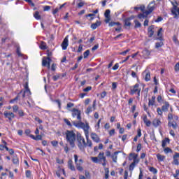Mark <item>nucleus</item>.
I'll return each instance as SVG.
<instances>
[{
  "mask_svg": "<svg viewBox=\"0 0 179 179\" xmlns=\"http://www.w3.org/2000/svg\"><path fill=\"white\" fill-rule=\"evenodd\" d=\"M18 115H20V117H24V112H23L22 110H19Z\"/></svg>",
  "mask_w": 179,
  "mask_h": 179,
  "instance_id": "obj_60",
  "label": "nucleus"
},
{
  "mask_svg": "<svg viewBox=\"0 0 179 179\" xmlns=\"http://www.w3.org/2000/svg\"><path fill=\"white\" fill-rule=\"evenodd\" d=\"M129 51H131V50L130 49H127V50H124L123 52H120L119 54H120V55L125 56V55H127V54H128V52H129Z\"/></svg>",
  "mask_w": 179,
  "mask_h": 179,
  "instance_id": "obj_50",
  "label": "nucleus"
},
{
  "mask_svg": "<svg viewBox=\"0 0 179 179\" xmlns=\"http://www.w3.org/2000/svg\"><path fill=\"white\" fill-rule=\"evenodd\" d=\"M61 10V8L59 7H57L56 8L53 9L52 11V15H57L59 11Z\"/></svg>",
  "mask_w": 179,
  "mask_h": 179,
  "instance_id": "obj_43",
  "label": "nucleus"
},
{
  "mask_svg": "<svg viewBox=\"0 0 179 179\" xmlns=\"http://www.w3.org/2000/svg\"><path fill=\"white\" fill-rule=\"evenodd\" d=\"M74 160H75L77 170H78V171H83V167H82V166L80 165V163H78V155H74Z\"/></svg>",
  "mask_w": 179,
  "mask_h": 179,
  "instance_id": "obj_13",
  "label": "nucleus"
},
{
  "mask_svg": "<svg viewBox=\"0 0 179 179\" xmlns=\"http://www.w3.org/2000/svg\"><path fill=\"white\" fill-rule=\"evenodd\" d=\"M68 164H69V169H70V170H71L72 171H75L76 169H75V166L72 164V160H69L68 162Z\"/></svg>",
  "mask_w": 179,
  "mask_h": 179,
  "instance_id": "obj_29",
  "label": "nucleus"
},
{
  "mask_svg": "<svg viewBox=\"0 0 179 179\" xmlns=\"http://www.w3.org/2000/svg\"><path fill=\"white\" fill-rule=\"evenodd\" d=\"M62 173V169L59 168L58 170L56 171V176L58 177H61V173Z\"/></svg>",
  "mask_w": 179,
  "mask_h": 179,
  "instance_id": "obj_51",
  "label": "nucleus"
},
{
  "mask_svg": "<svg viewBox=\"0 0 179 179\" xmlns=\"http://www.w3.org/2000/svg\"><path fill=\"white\" fill-rule=\"evenodd\" d=\"M75 104L73 103L69 102L67 103L66 108H72V107H74Z\"/></svg>",
  "mask_w": 179,
  "mask_h": 179,
  "instance_id": "obj_57",
  "label": "nucleus"
},
{
  "mask_svg": "<svg viewBox=\"0 0 179 179\" xmlns=\"http://www.w3.org/2000/svg\"><path fill=\"white\" fill-rule=\"evenodd\" d=\"M22 92H23V90H21L15 98H14L13 99H11L10 101V103H15V101H16V100H18L19 99V95L22 94Z\"/></svg>",
  "mask_w": 179,
  "mask_h": 179,
  "instance_id": "obj_37",
  "label": "nucleus"
},
{
  "mask_svg": "<svg viewBox=\"0 0 179 179\" xmlns=\"http://www.w3.org/2000/svg\"><path fill=\"white\" fill-rule=\"evenodd\" d=\"M138 157V154H135V153H130L129 154V160H133L134 159H136Z\"/></svg>",
  "mask_w": 179,
  "mask_h": 179,
  "instance_id": "obj_34",
  "label": "nucleus"
},
{
  "mask_svg": "<svg viewBox=\"0 0 179 179\" xmlns=\"http://www.w3.org/2000/svg\"><path fill=\"white\" fill-rule=\"evenodd\" d=\"M77 141H78V149H80V150H81V152H83L85 150V138H83V136H82V134H80V133H78L77 134Z\"/></svg>",
  "mask_w": 179,
  "mask_h": 179,
  "instance_id": "obj_3",
  "label": "nucleus"
},
{
  "mask_svg": "<svg viewBox=\"0 0 179 179\" xmlns=\"http://www.w3.org/2000/svg\"><path fill=\"white\" fill-rule=\"evenodd\" d=\"M133 19H135V16L131 15V17L126 18L124 20V26H127V27H131V26L132 25V23H131V20H132Z\"/></svg>",
  "mask_w": 179,
  "mask_h": 179,
  "instance_id": "obj_12",
  "label": "nucleus"
},
{
  "mask_svg": "<svg viewBox=\"0 0 179 179\" xmlns=\"http://www.w3.org/2000/svg\"><path fill=\"white\" fill-rule=\"evenodd\" d=\"M96 110V100L93 101L92 107L89 106L87 110H85V114H87L88 115L92 113V111H94Z\"/></svg>",
  "mask_w": 179,
  "mask_h": 179,
  "instance_id": "obj_8",
  "label": "nucleus"
},
{
  "mask_svg": "<svg viewBox=\"0 0 179 179\" xmlns=\"http://www.w3.org/2000/svg\"><path fill=\"white\" fill-rule=\"evenodd\" d=\"M110 10L109 9L106 10L104 13L105 17H110Z\"/></svg>",
  "mask_w": 179,
  "mask_h": 179,
  "instance_id": "obj_55",
  "label": "nucleus"
},
{
  "mask_svg": "<svg viewBox=\"0 0 179 179\" xmlns=\"http://www.w3.org/2000/svg\"><path fill=\"white\" fill-rule=\"evenodd\" d=\"M155 1H151L148 6V10H145L143 13L138 14V19H146L148 15H150L152 11L155 10Z\"/></svg>",
  "mask_w": 179,
  "mask_h": 179,
  "instance_id": "obj_2",
  "label": "nucleus"
},
{
  "mask_svg": "<svg viewBox=\"0 0 179 179\" xmlns=\"http://www.w3.org/2000/svg\"><path fill=\"white\" fill-rule=\"evenodd\" d=\"M115 134V129H113L109 131L110 136H113Z\"/></svg>",
  "mask_w": 179,
  "mask_h": 179,
  "instance_id": "obj_61",
  "label": "nucleus"
},
{
  "mask_svg": "<svg viewBox=\"0 0 179 179\" xmlns=\"http://www.w3.org/2000/svg\"><path fill=\"white\" fill-rule=\"evenodd\" d=\"M91 90H92V87L88 86L83 90V92H90Z\"/></svg>",
  "mask_w": 179,
  "mask_h": 179,
  "instance_id": "obj_64",
  "label": "nucleus"
},
{
  "mask_svg": "<svg viewBox=\"0 0 179 179\" xmlns=\"http://www.w3.org/2000/svg\"><path fill=\"white\" fill-rule=\"evenodd\" d=\"M91 160H92L94 163H100V162L99 161V157H91Z\"/></svg>",
  "mask_w": 179,
  "mask_h": 179,
  "instance_id": "obj_45",
  "label": "nucleus"
},
{
  "mask_svg": "<svg viewBox=\"0 0 179 179\" xmlns=\"http://www.w3.org/2000/svg\"><path fill=\"white\" fill-rule=\"evenodd\" d=\"M162 31H163V28H160L157 32V36H158L157 40H159L160 41H163V38L162 37V36H163V34H162Z\"/></svg>",
  "mask_w": 179,
  "mask_h": 179,
  "instance_id": "obj_26",
  "label": "nucleus"
},
{
  "mask_svg": "<svg viewBox=\"0 0 179 179\" xmlns=\"http://www.w3.org/2000/svg\"><path fill=\"white\" fill-rule=\"evenodd\" d=\"M51 57H43L42 60V66H47L48 64H51Z\"/></svg>",
  "mask_w": 179,
  "mask_h": 179,
  "instance_id": "obj_15",
  "label": "nucleus"
},
{
  "mask_svg": "<svg viewBox=\"0 0 179 179\" xmlns=\"http://www.w3.org/2000/svg\"><path fill=\"white\" fill-rule=\"evenodd\" d=\"M41 50H47V43L45 42L42 41L40 45Z\"/></svg>",
  "mask_w": 179,
  "mask_h": 179,
  "instance_id": "obj_35",
  "label": "nucleus"
},
{
  "mask_svg": "<svg viewBox=\"0 0 179 179\" xmlns=\"http://www.w3.org/2000/svg\"><path fill=\"white\" fill-rule=\"evenodd\" d=\"M104 171H105V179H108V177H110V175H109L110 171L108 168H105Z\"/></svg>",
  "mask_w": 179,
  "mask_h": 179,
  "instance_id": "obj_33",
  "label": "nucleus"
},
{
  "mask_svg": "<svg viewBox=\"0 0 179 179\" xmlns=\"http://www.w3.org/2000/svg\"><path fill=\"white\" fill-rule=\"evenodd\" d=\"M172 13L175 15V17H177V15H179V9L172 11Z\"/></svg>",
  "mask_w": 179,
  "mask_h": 179,
  "instance_id": "obj_62",
  "label": "nucleus"
},
{
  "mask_svg": "<svg viewBox=\"0 0 179 179\" xmlns=\"http://www.w3.org/2000/svg\"><path fill=\"white\" fill-rule=\"evenodd\" d=\"M24 88L25 90L24 91L22 94V99H24L27 96H30L31 94V92L30 91V88H29V82H26L24 85Z\"/></svg>",
  "mask_w": 179,
  "mask_h": 179,
  "instance_id": "obj_6",
  "label": "nucleus"
},
{
  "mask_svg": "<svg viewBox=\"0 0 179 179\" xmlns=\"http://www.w3.org/2000/svg\"><path fill=\"white\" fill-rule=\"evenodd\" d=\"M162 124V122L160 121V119H154L152 121V125L155 127L157 128V127L160 126Z\"/></svg>",
  "mask_w": 179,
  "mask_h": 179,
  "instance_id": "obj_19",
  "label": "nucleus"
},
{
  "mask_svg": "<svg viewBox=\"0 0 179 179\" xmlns=\"http://www.w3.org/2000/svg\"><path fill=\"white\" fill-rule=\"evenodd\" d=\"M86 141L85 145H84V148H92L93 147V143L92 142V140L89 138V136H85Z\"/></svg>",
  "mask_w": 179,
  "mask_h": 179,
  "instance_id": "obj_14",
  "label": "nucleus"
},
{
  "mask_svg": "<svg viewBox=\"0 0 179 179\" xmlns=\"http://www.w3.org/2000/svg\"><path fill=\"white\" fill-rule=\"evenodd\" d=\"M120 24H121L120 22H109V27H113V26H120Z\"/></svg>",
  "mask_w": 179,
  "mask_h": 179,
  "instance_id": "obj_47",
  "label": "nucleus"
},
{
  "mask_svg": "<svg viewBox=\"0 0 179 179\" xmlns=\"http://www.w3.org/2000/svg\"><path fill=\"white\" fill-rule=\"evenodd\" d=\"M167 143H170V139L169 138H165L164 140L162 141V148H165Z\"/></svg>",
  "mask_w": 179,
  "mask_h": 179,
  "instance_id": "obj_30",
  "label": "nucleus"
},
{
  "mask_svg": "<svg viewBox=\"0 0 179 179\" xmlns=\"http://www.w3.org/2000/svg\"><path fill=\"white\" fill-rule=\"evenodd\" d=\"M71 113H72V117L73 118H76H76L78 121H82V116H81L82 113H81L80 110L74 108L71 110Z\"/></svg>",
  "mask_w": 179,
  "mask_h": 179,
  "instance_id": "obj_4",
  "label": "nucleus"
},
{
  "mask_svg": "<svg viewBox=\"0 0 179 179\" xmlns=\"http://www.w3.org/2000/svg\"><path fill=\"white\" fill-rule=\"evenodd\" d=\"M25 176L27 178H30V177H31V171L30 170H27Z\"/></svg>",
  "mask_w": 179,
  "mask_h": 179,
  "instance_id": "obj_48",
  "label": "nucleus"
},
{
  "mask_svg": "<svg viewBox=\"0 0 179 179\" xmlns=\"http://www.w3.org/2000/svg\"><path fill=\"white\" fill-rule=\"evenodd\" d=\"M134 23H135V28L138 29L139 27H142V24H141V22H139V21L138 20H134Z\"/></svg>",
  "mask_w": 179,
  "mask_h": 179,
  "instance_id": "obj_42",
  "label": "nucleus"
},
{
  "mask_svg": "<svg viewBox=\"0 0 179 179\" xmlns=\"http://www.w3.org/2000/svg\"><path fill=\"white\" fill-rule=\"evenodd\" d=\"M119 153H120L119 151L115 152L113 155H111L112 160L113 162H114V163H117V159Z\"/></svg>",
  "mask_w": 179,
  "mask_h": 179,
  "instance_id": "obj_23",
  "label": "nucleus"
},
{
  "mask_svg": "<svg viewBox=\"0 0 179 179\" xmlns=\"http://www.w3.org/2000/svg\"><path fill=\"white\" fill-rule=\"evenodd\" d=\"M13 113H17L19 111V106L17 105L13 106Z\"/></svg>",
  "mask_w": 179,
  "mask_h": 179,
  "instance_id": "obj_54",
  "label": "nucleus"
},
{
  "mask_svg": "<svg viewBox=\"0 0 179 179\" xmlns=\"http://www.w3.org/2000/svg\"><path fill=\"white\" fill-rule=\"evenodd\" d=\"M157 101H158L160 104H162V103H164V101H165L163 99V96H161V95H159V96H157Z\"/></svg>",
  "mask_w": 179,
  "mask_h": 179,
  "instance_id": "obj_41",
  "label": "nucleus"
},
{
  "mask_svg": "<svg viewBox=\"0 0 179 179\" xmlns=\"http://www.w3.org/2000/svg\"><path fill=\"white\" fill-rule=\"evenodd\" d=\"M157 159L159 162H164V159H166V156L162 155L160 154H157Z\"/></svg>",
  "mask_w": 179,
  "mask_h": 179,
  "instance_id": "obj_28",
  "label": "nucleus"
},
{
  "mask_svg": "<svg viewBox=\"0 0 179 179\" xmlns=\"http://www.w3.org/2000/svg\"><path fill=\"white\" fill-rule=\"evenodd\" d=\"M157 113L158 115H163V110L160 108H157Z\"/></svg>",
  "mask_w": 179,
  "mask_h": 179,
  "instance_id": "obj_53",
  "label": "nucleus"
},
{
  "mask_svg": "<svg viewBox=\"0 0 179 179\" xmlns=\"http://www.w3.org/2000/svg\"><path fill=\"white\" fill-rule=\"evenodd\" d=\"M164 45V43L163 41L157 42L155 43V48H160L161 47H163Z\"/></svg>",
  "mask_w": 179,
  "mask_h": 179,
  "instance_id": "obj_39",
  "label": "nucleus"
},
{
  "mask_svg": "<svg viewBox=\"0 0 179 179\" xmlns=\"http://www.w3.org/2000/svg\"><path fill=\"white\" fill-rule=\"evenodd\" d=\"M145 82H149V80H150V73H146L145 76Z\"/></svg>",
  "mask_w": 179,
  "mask_h": 179,
  "instance_id": "obj_44",
  "label": "nucleus"
},
{
  "mask_svg": "<svg viewBox=\"0 0 179 179\" xmlns=\"http://www.w3.org/2000/svg\"><path fill=\"white\" fill-rule=\"evenodd\" d=\"M51 144L52 145V146H54L55 148V147L58 146V141H51Z\"/></svg>",
  "mask_w": 179,
  "mask_h": 179,
  "instance_id": "obj_63",
  "label": "nucleus"
},
{
  "mask_svg": "<svg viewBox=\"0 0 179 179\" xmlns=\"http://www.w3.org/2000/svg\"><path fill=\"white\" fill-rule=\"evenodd\" d=\"M136 165H135L134 164H131L130 165H129V171H134V169H135V166H136Z\"/></svg>",
  "mask_w": 179,
  "mask_h": 179,
  "instance_id": "obj_52",
  "label": "nucleus"
},
{
  "mask_svg": "<svg viewBox=\"0 0 179 179\" xmlns=\"http://www.w3.org/2000/svg\"><path fill=\"white\" fill-rule=\"evenodd\" d=\"M163 106H162V110L164 112V113H167V111H169V108H170V103L165 101L163 102Z\"/></svg>",
  "mask_w": 179,
  "mask_h": 179,
  "instance_id": "obj_11",
  "label": "nucleus"
},
{
  "mask_svg": "<svg viewBox=\"0 0 179 179\" xmlns=\"http://www.w3.org/2000/svg\"><path fill=\"white\" fill-rule=\"evenodd\" d=\"M99 26H101V22L96 21L95 23L91 24V28H92L93 30H96Z\"/></svg>",
  "mask_w": 179,
  "mask_h": 179,
  "instance_id": "obj_22",
  "label": "nucleus"
},
{
  "mask_svg": "<svg viewBox=\"0 0 179 179\" xmlns=\"http://www.w3.org/2000/svg\"><path fill=\"white\" fill-rule=\"evenodd\" d=\"M68 45H69V43L68 36H67L65 37V38L64 39V41L62 43V48L63 51H65V50H66V48H68Z\"/></svg>",
  "mask_w": 179,
  "mask_h": 179,
  "instance_id": "obj_9",
  "label": "nucleus"
},
{
  "mask_svg": "<svg viewBox=\"0 0 179 179\" xmlns=\"http://www.w3.org/2000/svg\"><path fill=\"white\" fill-rule=\"evenodd\" d=\"M85 134V136H89V129L90 128V127L89 126V124L86 123L85 124H84V126H83V127H81Z\"/></svg>",
  "mask_w": 179,
  "mask_h": 179,
  "instance_id": "obj_17",
  "label": "nucleus"
},
{
  "mask_svg": "<svg viewBox=\"0 0 179 179\" xmlns=\"http://www.w3.org/2000/svg\"><path fill=\"white\" fill-rule=\"evenodd\" d=\"M106 157H104V152H99L98 155V160L99 161V163L101 162H106Z\"/></svg>",
  "mask_w": 179,
  "mask_h": 179,
  "instance_id": "obj_20",
  "label": "nucleus"
},
{
  "mask_svg": "<svg viewBox=\"0 0 179 179\" xmlns=\"http://www.w3.org/2000/svg\"><path fill=\"white\" fill-rule=\"evenodd\" d=\"M78 8H83L85 6V2L82 0H79V3L77 4Z\"/></svg>",
  "mask_w": 179,
  "mask_h": 179,
  "instance_id": "obj_46",
  "label": "nucleus"
},
{
  "mask_svg": "<svg viewBox=\"0 0 179 179\" xmlns=\"http://www.w3.org/2000/svg\"><path fill=\"white\" fill-rule=\"evenodd\" d=\"M168 127H172L173 129H177L178 127V124H177V122L173 121V122H169Z\"/></svg>",
  "mask_w": 179,
  "mask_h": 179,
  "instance_id": "obj_24",
  "label": "nucleus"
},
{
  "mask_svg": "<svg viewBox=\"0 0 179 179\" xmlns=\"http://www.w3.org/2000/svg\"><path fill=\"white\" fill-rule=\"evenodd\" d=\"M143 122L145 124L146 127H150L152 124V122L150 120H148V116H144L143 119Z\"/></svg>",
  "mask_w": 179,
  "mask_h": 179,
  "instance_id": "obj_25",
  "label": "nucleus"
},
{
  "mask_svg": "<svg viewBox=\"0 0 179 179\" xmlns=\"http://www.w3.org/2000/svg\"><path fill=\"white\" fill-rule=\"evenodd\" d=\"M29 136L31 138V139H34V141H41L43 139V136L40 134H36V136H34V135L31 134Z\"/></svg>",
  "mask_w": 179,
  "mask_h": 179,
  "instance_id": "obj_21",
  "label": "nucleus"
},
{
  "mask_svg": "<svg viewBox=\"0 0 179 179\" xmlns=\"http://www.w3.org/2000/svg\"><path fill=\"white\" fill-rule=\"evenodd\" d=\"M84 58H87L89 57V55H90V50H87L84 53Z\"/></svg>",
  "mask_w": 179,
  "mask_h": 179,
  "instance_id": "obj_49",
  "label": "nucleus"
},
{
  "mask_svg": "<svg viewBox=\"0 0 179 179\" xmlns=\"http://www.w3.org/2000/svg\"><path fill=\"white\" fill-rule=\"evenodd\" d=\"M149 171H150L153 174H157V169H156V168L153 166L149 168Z\"/></svg>",
  "mask_w": 179,
  "mask_h": 179,
  "instance_id": "obj_38",
  "label": "nucleus"
},
{
  "mask_svg": "<svg viewBox=\"0 0 179 179\" xmlns=\"http://www.w3.org/2000/svg\"><path fill=\"white\" fill-rule=\"evenodd\" d=\"M90 137H91V139H92V141L94 142H96V143H99L100 137H99V135H97L96 133H93V132L91 133Z\"/></svg>",
  "mask_w": 179,
  "mask_h": 179,
  "instance_id": "obj_10",
  "label": "nucleus"
},
{
  "mask_svg": "<svg viewBox=\"0 0 179 179\" xmlns=\"http://www.w3.org/2000/svg\"><path fill=\"white\" fill-rule=\"evenodd\" d=\"M164 152L166 155H168V153H173V150H171V148L167 147L164 149Z\"/></svg>",
  "mask_w": 179,
  "mask_h": 179,
  "instance_id": "obj_36",
  "label": "nucleus"
},
{
  "mask_svg": "<svg viewBox=\"0 0 179 179\" xmlns=\"http://www.w3.org/2000/svg\"><path fill=\"white\" fill-rule=\"evenodd\" d=\"M138 163H139V159H138V157L134 158V159H133L132 164L136 166V164H138Z\"/></svg>",
  "mask_w": 179,
  "mask_h": 179,
  "instance_id": "obj_59",
  "label": "nucleus"
},
{
  "mask_svg": "<svg viewBox=\"0 0 179 179\" xmlns=\"http://www.w3.org/2000/svg\"><path fill=\"white\" fill-rule=\"evenodd\" d=\"M72 122L76 128H82L83 127H85V123L82 122V120H78V122L73 121Z\"/></svg>",
  "mask_w": 179,
  "mask_h": 179,
  "instance_id": "obj_16",
  "label": "nucleus"
},
{
  "mask_svg": "<svg viewBox=\"0 0 179 179\" xmlns=\"http://www.w3.org/2000/svg\"><path fill=\"white\" fill-rule=\"evenodd\" d=\"M50 9H51V6H45L43 7L44 12H47V11L50 10Z\"/></svg>",
  "mask_w": 179,
  "mask_h": 179,
  "instance_id": "obj_58",
  "label": "nucleus"
},
{
  "mask_svg": "<svg viewBox=\"0 0 179 179\" xmlns=\"http://www.w3.org/2000/svg\"><path fill=\"white\" fill-rule=\"evenodd\" d=\"M156 101V96H152L151 99H149L148 106L150 107V106H155V103Z\"/></svg>",
  "mask_w": 179,
  "mask_h": 179,
  "instance_id": "obj_27",
  "label": "nucleus"
},
{
  "mask_svg": "<svg viewBox=\"0 0 179 179\" xmlns=\"http://www.w3.org/2000/svg\"><path fill=\"white\" fill-rule=\"evenodd\" d=\"M155 26L152 25L150 27H149L148 28V37H152L153 34H155Z\"/></svg>",
  "mask_w": 179,
  "mask_h": 179,
  "instance_id": "obj_18",
  "label": "nucleus"
},
{
  "mask_svg": "<svg viewBox=\"0 0 179 179\" xmlns=\"http://www.w3.org/2000/svg\"><path fill=\"white\" fill-rule=\"evenodd\" d=\"M64 121L68 127H72V124H71V122L68 119H64Z\"/></svg>",
  "mask_w": 179,
  "mask_h": 179,
  "instance_id": "obj_56",
  "label": "nucleus"
},
{
  "mask_svg": "<svg viewBox=\"0 0 179 179\" xmlns=\"http://www.w3.org/2000/svg\"><path fill=\"white\" fill-rule=\"evenodd\" d=\"M131 94H135L137 93L138 96H141V88H139V84L136 83L135 85L130 89Z\"/></svg>",
  "mask_w": 179,
  "mask_h": 179,
  "instance_id": "obj_5",
  "label": "nucleus"
},
{
  "mask_svg": "<svg viewBox=\"0 0 179 179\" xmlns=\"http://www.w3.org/2000/svg\"><path fill=\"white\" fill-rule=\"evenodd\" d=\"M66 141L69 143L71 148H75V142H76L77 135L72 130H66Z\"/></svg>",
  "mask_w": 179,
  "mask_h": 179,
  "instance_id": "obj_1",
  "label": "nucleus"
},
{
  "mask_svg": "<svg viewBox=\"0 0 179 179\" xmlns=\"http://www.w3.org/2000/svg\"><path fill=\"white\" fill-rule=\"evenodd\" d=\"M34 17H35L36 20H40V19H41V15H40V13L38 11H36L34 14Z\"/></svg>",
  "mask_w": 179,
  "mask_h": 179,
  "instance_id": "obj_32",
  "label": "nucleus"
},
{
  "mask_svg": "<svg viewBox=\"0 0 179 179\" xmlns=\"http://www.w3.org/2000/svg\"><path fill=\"white\" fill-rule=\"evenodd\" d=\"M3 115H4V117H6V118H8V120H9V121H12V120H13V118H15V113H12V112L5 111L3 113Z\"/></svg>",
  "mask_w": 179,
  "mask_h": 179,
  "instance_id": "obj_7",
  "label": "nucleus"
},
{
  "mask_svg": "<svg viewBox=\"0 0 179 179\" xmlns=\"http://www.w3.org/2000/svg\"><path fill=\"white\" fill-rule=\"evenodd\" d=\"M13 164L19 165V158H17V157H13Z\"/></svg>",
  "mask_w": 179,
  "mask_h": 179,
  "instance_id": "obj_40",
  "label": "nucleus"
},
{
  "mask_svg": "<svg viewBox=\"0 0 179 179\" xmlns=\"http://www.w3.org/2000/svg\"><path fill=\"white\" fill-rule=\"evenodd\" d=\"M143 55L144 57H145V58H148V57H149V55H150V51H149L147 49H145L143 50Z\"/></svg>",
  "mask_w": 179,
  "mask_h": 179,
  "instance_id": "obj_31",
  "label": "nucleus"
}]
</instances>
